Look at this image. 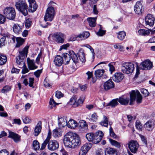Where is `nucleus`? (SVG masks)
I'll return each mask as SVG.
<instances>
[{"mask_svg":"<svg viewBox=\"0 0 155 155\" xmlns=\"http://www.w3.org/2000/svg\"><path fill=\"white\" fill-rule=\"evenodd\" d=\"M63 140L65 146L71 148H77L81 144L79 136L71 132H68L65 135Z\"/></svg>","mask_w":155,"mask_h":155,"instance_id":"nucleus-1","label":"nucleus"},{"mask_svg":"<svg viewBox=\"0 0 155 155\" xmlns=\"http://www.w3.org/2000/svg\"><path fill=\"white\" fill-rule=\"evenodd\" d=\"M55 14L54 8L52 7H49L47 10L46 12L44 17L45 21L40 22V25L43 28H46L48 25H50L51 24L48 22H46L47 21H52L54 18Z\"/></svg>","mask_w":155,"mask_h":155,"instance_id":"nucleus-2","label":"nucleus"},{"mask_svg":"<svg viewBox=\"0 0 155 155\" xmlns=\"http://www.w3.org/2000/svg\"><path fill=\"white\" fill-rule=\"evenodd\" d=\"M63 57L62 58L64 59V64H68L69 63L71 58L75 64L79 63V60L77 55L72 50L70 51L69 54L66 53L63 54Z\"/></svg>","mask_w":155,"mask_h":155,"instance_id":"nucleus-3","label":"nucleus"},{"mask_svg":"<svg viewBox=\"0 0 155 155\" xmlns=\"http://www.w3.org/2000/svg\"><path fill=\"white\" fill-rule=\"evenodd\" d=\"M16 8L25 16L28 14V6L25 0H19L15 4Z\"/></svg>","mask_w":155,"mask_h":155,"instance_id":"nucleus-4","label":"nucleus"},{"mask_svg":"<svg viewBox=\"0 0 155 155\" xmlns=\"http://www.w3.org/2000/svg\"><path fill=\"white\" fill-rule=\"evenodd\" d=\"M134 69V65L130 62H124L121 64V71L126 74L132 73Z\"/></svg>","mask_w":155,"mask_h":155,"instance_id":"nucleus-5","label":"nucleus"},{"mask_svg":"<svg viewBox=\"0 0 155 155\" xmlns=\"http://www.w3.org/2000/svg\"><path fill=\"white\" fill-rule=\"evenodd\" d=\"M130 105L133 104V102L135 100L137 97V103H140L141 102L142 100V97L139 92L137 91H132L130 92Z\"/></svg>","mask_w":155,"mask_h":155,"instance_id":"nucleus-6","label":"nucleus"},{"mask_svg":"<svg viewBox=\"0 0 155 155\" xmlns=\"http://www.w3.org/2000/svg\"><path fill=\"white\" fill-rule=\"evenodd\" d=\"M3 14L7 18L13 20L15 17V12L14 8L12 7H7L3 10Z\"/></svg>","mask_w":155,"mask_h":155,"instance_id":"nucleus-7","label":"nucleus"},{"mask_svg":"<svg viewBox=\"0 0 155 155\" xmlns=\"http://www.w3.org/2000/svg\"><path fill=\"white\" fill-rule=\"evenodd\" d=\"M144 127L147 130L152 132L155 127V122L153 120H150L144 124Z\"/></svg>","mask_w":155,"mask_h":155,"instance_id":"nucleus-8","label":"nucleus"},{"mask_svg":"<svg viewBox=\"0 0 155 155\" xmlns=\"http://www.w3.org/2000/svg\"><path fill=\"white\" fill-rule=\"evenodd\" d=\"M140 66V69L147 70L152 68L153 64L150 60H147L141 63Z\"/></svg>","mask_w":155,"mask_h":155,"instance_id":"nucleus-9","label":"nucleus"},{"mask_svg":"<svg viewBox=\"0 0 155 155\" xmlns=\"http://www.w3.org/2000/svg\"><path fill=\"white\" fill-rule=\"evenodd\" d=\"M129 148L130 151L133 153H136L139 147L138 143L136 141L132 140L128 144Z\"/></svg>","mask_w":155,"mask_h":155,"instance_id":"nucleus-10","label":"nucleus"},{"mask_svg":"<svg viewBox=\"0 0 155 155\" xmlns=\"http://www.w3.org/2000/svg\"><path fill=\"white\" fill-rule=\"evenodd\" d=\"M54 40L59 43H63L64 42V35L60 32H57L51 35Z\"/></svg>","mask_w":155,"mask_h":155,"instance_id":"nucleus-11","label":"nucleus"},{"mask_svg":"<svg viewBox=\"0 0 155 155\" xmlns=\"http://www.w3.org/2000/svg\"><path fill=\"white\" fill-rule=\"evenodd\" d=\"M59 147L58 142L55 140L49 141L47 145L48 149L51 151H54L57 150Z\"/></svg>","mask_w":155,"mask_h":155,"instance_id":"nucleus-12","label":"nucleus"},{"mask_svg":"<svg viewBox=\"0 0 155 155\" xmlns=\"http://www.w3.org/2000/svg\"><path fill=\"white\" fill-rule=\"evenodd\" d=\"M155 18L153 15L149 14L146 16L145 22L146 26L153 27L154 23Z\"/></svg>","mask_w":155,"mask_h":155,"instance_id":"nucleus-13","label":"nucleus"},{"mask_svg":"<svg viewBox=\"0 0 155 155\" xmlns=\"http://www.w3.org/2000/svg\"><path fill=\"white\" fill-rule=\"evenodd\" d=\"M103 136L104 134L102 131L99 130L96 132L94 134L93 143L96 144L99 143L102 139Z\"/></svg>","mask_w":155,"mask_h":155,"instance_id":"nucleus-14","label":"nucleus"},{"mask_svg":"<svg viewBox=\"0 0 155 155\" xmlns=\"http://www.w3.org/2000/svg\"><path fill=\"white\" fill-rule=\"evenodd\" d=\"M124 75L121 72H119L115 73L112 77L113 80L115 82H119L123 79Z\"/></svg>","mask_w":155,"mask_h":155,"instance_id":"nucleus-15","label":"nucleus"},{"mask_svg":"<svg viewBox=\"0 0 155 155\" xmlns=\"http://www.w3.org/2000/svg\"><path fill=\"white\" fill-rule=\"evenodd\" d=\"M8 137L12 139L15 142L17 143L21 141V136L18 134L12 131L9 132Z\"/></svg>","mask_w":155,"mask_h":155,"instance_id":"nucleus-16","label":"nucleus"},{"mask_svg":"<svg viewBox=\"0 0 155 155\" xmlns=\"http://www.w3.org/2000/svg\"><path fill=\"white\" fill-rule=\"evenodd\" d=\"M29 3V11L33 12L36 10L38 5L34 0H28Z\"/></svg>","mask_w":155,"mask_h":155,"instance_id":"nucleus-17","label":"nucleus"},{"mask_svg":"<svg viewBox=\"0 0 155 155\" xmlns=\"http://www.w3.org/2000/svg\"><path fill=\"white\" fill-rule=\"evenodd\" d=\"M78 127L79 130L81 131L84 132H87L88 130L87 125L85 121L80 120L79 123Z\"/></svg>","mask_w":155,"mask_h":155,"instance_id":"nucleus-18","label":"nucleus"},{"mask_svg":"<svg viewBox=\"0 0 155 155\" xmlns=\"http://www.w3.org/2000/svg\"><path fill=\"white\" fill-rule=\"evenodd\" d=\"M143 10L142 4L140 2H137L134 7V11L138 14H141Z\"/></svg>","mask_w":155,"mask_h":155,"instance_id":"nucleus-19","label":"nucleus"},{"mask_svg":"<svg viewBox=\"0 0 155 155\" xmlns=\"http://www.w3.org/2000/svg\"><path fill=\"white\" fill-rule=\"evenodd\" d=\"M114 83L111 79L106 81L104 84V87L105 90H109L114 88Z\"/></svg>","mask_w":155,"mask_h":155,"instance_id":"nucleus-20","label":"nucleus"},{"mask_svg":"<svg viewBox=\"0 0 155 155\" xmlns=\"http://www.w3.org/2000/svg\"><path fill=\"white\" fill-rule=\"evenodd\" d=\"M91 148L89 144L86 143L84 144L81 148L79 155H86Z\"/></svg>","mask_w":155,"mask_h":155,"instance_id":"nucleus-21","label":"nucleus"},{"mask_svg":"<svg viewBox=\"0 0 155 155\" xmlns=\"http://www.w3.org/2000/svg\"><path fill=\"white\" fill-rule=\"evenodd\" d=\"M54 62L56 66H60L64 63V59L60 55H57L55 57Z\"/></svg>","mask_w":155,"mask_h":155,"instance_id":"nucleus-22","label":"nucleus"},{"mask_svg":"<svg viewBox=\"0 0 155 155\" xmlns=\"http://www.w3.org/2000/svg\"><path fill=\"white\" fill-rule=\"evenodd\" d=\"M27 61L28 67L29 70H33L38 68V66L35 64L34 60H31L29 58H28Z\"/></svg>","mask_w":155,"mask_h":155,"instance_id":"nucleus-23","label":"nucleus"},{"mask_svg":"<svg viewBox=\"0 0 155 155\" xmlns=\"http://www.w3.org/2000/svg\"><path fill=\"white\" fill-rule=\"evenodd\" d=\"M51 137V133L50 130H49L47 137L46 139L44 140L43 143L42 144L41 150H43L45 149L47 144H48V142Z\"/></svg>","mask_w":155,"mask_h":155,"instance_id":"nucleus-24","label":"nucleus"},{"mask_svg":"<svg viewBox=\"0 0 155 155\" xmlns=\"http://www.w3.org/2000/svg\"><path fill=\"white\" fill-rule=\"evenodd\" d=\"M129 99L128 97L122 96L118 98V102L121 105H127L128 104Z\"/></svg>","mask_w":155,"mask_h":155,"instance_id":"nucleus-25","label":"nucleus"},{"mask_svg":"<svg viewBox=\"0 0 155 155\" xmlns=\"http://www.w3.org/2000/svg\"><path fill=\"white\" fill-rule=\"evenodd\" d=\"M90 35L88 32L86 31L78 35L76 37V39L78 40H83L87 39Z\"/></svg>","mask_w":155,"mask_h":155,"instance_id":"nucleus-26","label":"nucleus"},{"mask_svg":"<svg viewBox=\"0 0 155 155\" xmlns=\"http://www.w3.org/2000/svg\"><path fill=\"white\" fill-rule=\"evenodd\" d=\"M29 48V46H26L24 48L22 51L19 52V55L18 56V59L23 58V59H24V58H25V55H26V57Z\"/></svg>","mask_w":155,"mask_h":155,"instance_id":"nucleus-27","label":"nucleus"},{"mask_svg":"<svg viewBox=\"0 0 155 155\" xmlns=\"http://www.w3.org/2000/svg\"><path fill=\"white\" fill-rule=\"evenodd\" d=\"M79 60L82 63L85 62L86 59L85 54L82 48H80L78 53Z\"/></svg>","mask_w":155,"mask_h":155,"instance_id":"nucleus-28","label":"nucleus"},{"mask_svg":"<svg viewBox=\"0 0 155 155\" xmlns=\"http://www.w3.org/2000/svg\"><path fill=\"white\" fill-rule=\"evenodd\" d=\"M79 123H78L74 120H70L67 123V127L70 128L74 129L76 127H78Z\"/></svg>","mask_w":155,"mask_h":155,"instance_id":"nucleus-29","label":"nucleus"},{"mask_svg":"<svg viewBox=\"0 0 155 155\" xmlns=\"http://www.w3.org/2000/svg\"><path fill=\"white\" fill-rule=\"evenodd\" d=\"M41 122L39 121L38 122L35 128L34 133L35 136H37L41 132Z\"/></svg>","mask_w":155,"mask_h":155,"instance_id":"nucleus-30","label":"nucleus"},{"mask_svg":"<svg viewBox=\"0 0 155 155\" xmlns=\"http://www.w3.org/2000/svg\"><path fill=\"white\" fill-rule=\"evenodd\" d=\"M105 154V155H117L115 149L110 147L106 149Z\"/></svg>","mask_w":155,"mask_h":155,"instance_id":"nucleus-31","label":"nucleus"},{"mask_svg":"<svg viewBox=\"0 0 155 155\" xmlns=\"http://www.w3.org/2000/svg\"><path fill=\"white\" fill-rule=\"evenodd\" d=\"M58 125L60 128H64L65 126L67 125V121L64 118L61 117L58 120Z\"/></svg>","mask_w":155,"mask_h":155,"instance_id":"nucleus-32","label":"nucleus"},{"mask_svg":"<svg viewBox=\"0 0 155 155\" xmlns=\"http://www.w3.org/2000/svg\"><path fill=\"white\" fill-rule=\"evenodd\" d=\"M108 124L110 125L111 126L112 124V123L110 122H109L108 123L107 118L106 116L104 115L103 116V120L101 121L100 123V124L102 126L107 127H108Z\"/></svg>","mask_w":155,"mask_h":155,"instance_id":"nucleus-33","label":"nucleus"},{"mask_svg":"<svg viewBox=\"0 0 155 155\" xmlns=\"http://www.w3.org/2000/svg\"><path fill=\"white\" fill-rule=\"evenodd\" d=\"M87 20L91 27H93L96 26V18H87Z\"/></svg>","mask_w":155,"mask_h":155,"instance_id":"nucleus-34","label":"nucleus"},{"mask_svg":"<svg viewBox=\"0 0 155 155\" xmlns=\"http://www.w3.org/2000/svg\"><path fill=\"white\" fill-rule=\"evenodd\" d=\"M62 134V131L60 129H55L53 130V135L55 137L61 136Z\"/></svg>","mask_w":155,"mask_h":155,"instance_id":"nucleus-35","label":"nucleus"},{"mask_svg":"<svg viewBox=\"0 0 155 155\" xmlns=\"http://www.w3.org/2000/svg\"><path fill=\"white\" fill-rule=\"evenodd\" d=\"M118 101V98L113 99L108 103L106 106H110L112 108L114 107L119 104Z\"/></svg>","mask_w":155,"mask_h":155,"instance_id":"nucleus-36","label":"nucleus"},{"mask_svg":"<svg viewBox=\"0 0 155 155\" xmlns=\"http://www.w3.org/2000/svg\"><path fill=\"white\" fill-rule=\"evenodd\" d=\"M7 57L5 55L0 54V65H4L7 62Z\"/></svg>","mask_w":155,"mask_h":155,"instance_id":"nucleus-37","label":"nucleus"},{"mask_svg":"<svg viewBox=\"0 0 155 155\" xmlns=\"http://www.w3.org/2000/svg\"><path fill=\"white\" fill-rule=\"evenodd\" d=\"M104 72L103 69H98L96 71L94 72V75L97 78L101 77Z\"/></svg>","mask_w":155,"mask_h":155,"instance_id":"nucleus-38","label":"nucleus"},{"mask_svg":"<svg viewBox=\"0 0 155 155\" xmlns=\"http://www.w3.org/2000/svg\"><path fill=\"white\" fill-rule=\"evenodd\" d=\"M16 61L17 64L19 65L18 67L20 68H22V67L25 66V64L24 61V59L23 58L18 59V57L16 58Z\"/></svg>","mask_w":155,"mask_h":155,"instance_id":"nucleus-39","label":"nucleus"},{"mask_svg":"<svg viewBox=\"0 0 155 155\" xmlns=\"http://www.w3.org/2000/svg\"><path fill=\"white\" fill-rule=\"evenodd\" d=\"M139 35H141L145 36L149 35L150 32L148 30L145 29H140L138 31Z\"/></svg>","mask_w":155,"mask_h":155,"instance_id":"nucleus-40","label":"nucleus"},{"mask_svg":"<svg viewBox=\"0 0 155 155\" xmlns=\"http://www.w3.org/2000/svg\"><path fill=\"white\" fill-rule=\"evenodd\" d=\"M16 39L17 41L16 46L17 47H20L24 42V39L20 37H17L16 38Z\"/></svg>","mask_w":155,"mask_h":155,"instance_id":"nucleus-41","label":"nucleus"},{"mask_svg":"<svg viewBox=\"0 0 155 155\" xmlns=\"http://www.w3.org/2000/svg\"><path fill=\"white\" fill-rule=\"evenodd\" d=\"M94 134L92 133H89L86 134V137L88 141H92L93 143Z\"/></svg>","mask_w":155,"mask_h":155,"instance_id":"nucleus-42","label":"nucleus"},{"mask_svg":"<svg viewBox=\"0 0 155 155\" xmlns=\"http://www.w3.org/2000/svg\"><path fill=\"white\" fill-rule=\"evenodd\" d=\"M109 140L110 142L112 145L114 146L115 147L118 148L120 147L121 146L120 143L111 139H110Z\"/></svg>","mask_w":155,"mask_h":155,"instance_id":"nucleus-43","label":"nucleus"},{"mask_svg":"<svg viewBox=\"0 0 155 155\" xmlns=\"http://www.w3.org/2000/svg\"><path fill=\"white\" fill-rule=\"evenodd\" d=\"M126 35V34L125 31H120L118 34L117 38L120 40L122 41L124 40Z\"/></svg>","mask_w":155,"mask_h":155,"instance_id":"nucleus-44","label":"nucleus"},{"mask_svg":"<svg viewBox=\"0 0 155 155\" xmlns=\"http://www.w3.org/2000/svg\"><path fill=\"white\" fill-rule=\"evenodd\" d=\"M21 29L20 26L18 24H14L13 29L14 32L15 33H18L20 31Z\"/></svg>","mask_w":155,"mask_h":155,"instance_id":"nucleus-45","label":"nucleus"},{"mask_svg":"<svg viewBox=\"0 0 155 155\" xmlns=\"http://www.w3.org/2000/svg\"><path fill=\"white\" fill-rule=\"evenodd\" d=\"M33 147L35 150H39L40 148V144L37 140H35L33 141Z\"/></svg>","mask_w":155,"mask_h":155,"instance_id":"nucleus-46","label":"nucleus"},{"mask_svg":"<svg viewBox=\"0 0 155 155\" xmlns=\"http://www.w3.org/2000/svg\"><path fill=\"white\" fill-rule=\"evenodd\" d=\"M85 97L82 95L81 96L79 99L77 101H76V104L78 105H81L83 102L84 101V99Z\"/></svg>","mask_w":155,"mask_h":155,"instance_id":"nucleus-47","label":"nucleus"},{"mask_svg":"<svg viewBox=\"0 0 155 155\" xmlns=\"http://www.w3.org/2000/svg\"><path fill=\"white\" fill-rule=\"evenodd\" d=\"M49 104L50 105V109H52L54 107H55L57 105H58L59 103H56L53 98H51Z\"/></svg>","mask_w":155,"mask_h":155,"instance_id":"nucleus-48","label":"nucleus"},{"mask_svg":"<svg viewBox=\"0 0 155 155\" xmlns=\"http://www.w3.org/2000/svg\"><path fill=\"white\" fill-rule=\"evenodd\" d=\"M98 117L97 116V114L94 113L92 114L91 116V118H90V120L92 121L96 122L98 119Z\"/></svg>","mask_w":155,"mask_h":155,"instance_id":"nucleus-49","label":"nucleus"},{"mask_svg":"<svg viewBox=\"0 0 155 155\" xmlns=\"http://www.w3.org/2000/svg\"><path fill=\"white\" fill-rule=\"evenodd\" d=\"M32 23L31 20L30 19H27L25 22V26L27 28H29L31 26Z\"/></svg>","mask_w":155,"mask_h":155,"instance_id":"nucleus-50","label":"nucleus"},{"mask_svg":"<svg viewBox=\"0 0 155 155\" xmlns=\"http://www.w3.org/2000/svg\"><path fill=\"white\" fill-rule=\"evenodd\" d=\"M44 86L46 88L49 87L52 85L51 83L49 82V81L46 79H45L43 82Z\"/></svg>","mask_w":155,"mask_h":155,"instance_id":"nucleus-51","label":"nucleus"},{"mask_svg":"<svg viewBox=\"0 0 155 155\" xmlns=\"http://www.w3.org/2000/svg\"><path fill=\"white\" fill-rule=\"evenodd\" d=\"M135 126L136 128L138 130H141L142 128V124L139 121H137L135 123Z\"/></svg>","mask_w":155,"mask_h":155,"instance_id":"nucleus-52","label":"nucleus"},{"mask_svg":"<svg viewBox=\"0 0 155 155\" xmlns=\"http://www.w3.org/2000/svg\"><path fill=\"white\" fill-rule=\"evenodd\" d=\"M100 28L99 29L97 33V34L99 36H102L105 34V31L102 29L101 25H100Z\"/></svg>","mask_w":155,"mask_h":155,"instance_id":"nucleus-53","label":"nucleus"},{"mask_svg":"<svg viewBox=\"0 0 155 155\" xmlns=\"http://www.w3.org/2000/svg\"><path fill=\"white\" fill-rule=\"evenodd\" d=\"M11 89V88L10 87L8 86H5L3 87L1 91L2 93L7 92L10 91Z\"/></svg>","mask_w":155,"mask_h":155,"instance_id":"nucleus-54","label":"nucleus"},{"mask_svg":"<svg viewBox=\"0 0 155 155\" xmlns=\"http://www.w3.org/2000/svg\"><path fill=\"white\" fill-rule=\"evenodd\" d=\"M77 97L76 96H73L71 98L70 102L72 104H75L76 102V99Z\"/></svg>","mask_w":155,"mask_h":155,"instance_id":"nucleus-55","label":"nucleus"},{"mask_svg":"<svg viewBox=\"0 0 155 155\" xmlns=\"http://www.w3.org/2000/svg\"><path fill=\"white\" fill-rule=\"evenodd\" d=\"M109 132L110 136L113 137L114 138H116L117 136L114 132L111 126H110L109 129Z\"/></svg>","mask_w":155,"mask_h":155,"instance_id":"nucleus-56","label":"nucleus"},{"mask_svg":"<svg viewBox=\"0 0 155 155\" xmlns=\"http://www.w3.org/2000/svg\"><path fill=\"white\" fill-rule=\"evenodd\" d=\"M5 37H3L0 39V47L5 45Z\"/></svg>","mask_w":155,"mask_h":155,"instance_id":"nucleus-57","label":"nucleus"},{"mask_svg":"<svg viewBox=\"0 0 155 155\" xmlns=\"http://www.w3.org/2000/svg\"><path fill=\"white\" fill-rule=\"evenodd\" d=\"M22 70L21 73L22 74H25L29 71V70L27 68L25 64V66H22Z\"/></svg>","mask_w":155,"mask_h":155,"instance_id":"nucleus-58","label":"nucleus"},{"mask_svg":"<svg viewBox=\"0 0 155 155\" xmlns=\"http://www.w3.org/2000/svg\"><path fill=\"white\" fill-rule=\"evenodd\" d=\"M140 91L141 93L143 94L145 97H147L149 95V93L146 89H141Z\"/></svg>","mask_w":155,"mask_h":155,"instance_id":"nucleus-59","label":"nucleus"},{"mask_svg":"<svg viewBox=\"0 0 155 155\" xmlns=\"http://www.w3.org/2000/svg\"><path fill=\"white\" fill-rule=\"evenodd\" d=\"M55 96L57 98H60L63 97V94L61 91H58L55 92Z\"/></svg>","mask_w":155,"mask_h":155,"instance_id":"nucleus-60","label":"nucleus"},{"mask_svg":"<svg viewBox=\"0 0 155 155\" xmlns=\"http://www.w3.org/2000/svg\"><path fill=\"white\" fill-rule=\"evenodd\" d=\"M13 122L12 124H17L20 125L21 124V121L19 119H15L13 120Z\"/></svg>","mask_w":155,"mask_h":155,"instance_id":"nucleus-61","label":"nucleus"},{"mask_svg":"<svg viewBox=\"0 0 155 155\" xmlns=\"http://www.w3.org/2000/svg\"><path fill=\"white\" fill-rule=\"evenodd\" d=\"M42 70H38L34 73V74L37 78H38L42 72Z\"/></svg>","mask_w":155,"mask_h":155,"instance_id":"nucleus-62","label":"nucleus"},{"mask_svg":"<svg viewBox=\"0 0 155 155\" xmlns=\"http://www.w3.org/2000/svg\"><path fill=\"white\" fill-rule=\"evenodd\" d=\"M20 71V70L18 69H17L13 67L12 68L11 72L12 73H16V74H18Z\"/></svg>","mask_w":155,"mask_h":155,"instance_id":"nucleus-63","label":"nucleus"},{"mask_svg":"<svg viewBox=\"0 0 155 155\" xmlns=\"http://www.w3.org/2000/svg\"><path fill=\"white\" fill-rule=\"evenodd\" d=\"M8 152L6 150H2L0 151V155H8Z\"/></svg>","mask_w":155,"mask_h":155,"instance_id":"nucleus-64","label":"nucleus"}]
</instances>
